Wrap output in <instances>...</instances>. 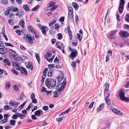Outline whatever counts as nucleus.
Instances as JSON below:
<instances>
[{"label": "nucleus", "instance_id": "59", "mask_svg": "<svg viewBox=\"0 0 129 129\" xmlns=\"http://www.w3.org/2000/svg\"><path fill=\"white\" fill-rule=\"evenodd\" d=\"M16 33L19 36L21 35L20 30L19 29H17L15 30Z\"/></svg>", "mask_w": 129, "mask_h": 129}, {"label": "nucleus", "instance_id": "12", "mask_svg": "<svg viewBox=\"0 0 129 129\" xmlns=\"http://www.w3.org/2000/svg\"><path fill=\"white\" fill-rule=\"evenodd\" d=\"M8 51L10 53L12 54L11 56L14 57V58L15 59L16 58V53L13 50L11 49H9Z\"/></svg>", "mask_w": 129, "mask_h": 129}, {"label": "nucleus", "instance_id": "8", "mask_svg": "<svg viewBox=\"0 0 129 129\" xmlns=\"http://www.w3.org/2000/svg\"><path fill=\"white\" fill-rule=\"evenodd\" d=\"M3 64L5 67L7 65L10 66L11 65L10 62L8 59H4L3 60Z\"/></svg>", "mask_w": 129, "mask_h": 129}, {"label": "nucleus", "instance_id": "6", "mask_svg": "<svg viewBox=\"0 0 129 129\" xmlns=\"http://www.w3.org/2000/svg\"><path fill=\"white\" fill-rule=\"evenodd\" d=\"M7 8L9 10L8 11H9L10 12L11 11L15 12L19 11V9L13 6H11Z\"/></svg>", "mask_w": 129, "mask_h": 129}, {"label": "nucleus", "instance_id": "24", "mask_svg": "<svg viewBox=\"0 0 129 129\" xmlns=\"http://www.w3.org/2000/svg\"><path fill=\"white\" fill-rule=\"evenodd\" d=\"M16 60L18 62V63H20V62L22 61V58L20 57H18L16 58Z\"/></svg>", "mask_w": 129, "mask_h": 129}, {"label": "nucleus", "instance_id": "31", "mask_svg": "<svg viewBox=\"0 0 129 129\" xmlns=\"http://www.w3.org/2000/svg\"><path fill=\"white\" fill-rule=\"evenodd\" d=\"M40 7V5H38L34 7L33 8L31 11H37L38 10L39 8Z\"/></svg>", "mask_w": 129, "mask_h": 129}, {"label": "nucleus", "instance_id": "58", "mask_svg": "<svg viewBox=\"0 0 129 129\" xmlns=\"http://www.w3.org/2000/svg\"><path fill=\"white\" fill-rule=\"evenodd\" d=\"M9 10L7 8V10L5 12V15H8L10 13V12L8 11Z\"/></svg>", "mask_w": 129, "mask_h": 129}, {"label": "nucleus", "instance_id": "55", "mask_svg": "<svg viewBox=\"0 0 129 129\" xmlns=\"http://www.w3.org/2000/svg\"><path fill=\"white\" fill-rule=\"evenodd\" d=\"M125 2L124 0H120V5L124 6Z\"/></svg>", "mask_w": 129, "mask_h": 129}, {"label": "nucleus", "instance_id": "27", "mask_svg": "<svg viewBox=\"0 0 129 129\" xmlns=\"http://www.w3.org/2000/svg\"><path fill=\"white\" fill-rule=\"evenodd\" d=\"M105 101L106 102L107 104L108 105H110L111 103V100L109 99H105Z\"/></svg>", "mask_w": 129, "mask_h": 129}, {"label": "nucleus", "instance_id": "14", "mask_svg": "<svg viewBox=\"0 0 129 129\" xmlns=\"http://www.w3.org/2000/svg\"><path fill=\"white\" fill-rule=\"evenodd\" d=\"M19 70L21 72V73H23L25 75H27V74L26 70L22 67L19 68Z\"/></svg>", "mask_w": 129, "mask_h": 129}, {"label": "nucleus", "instance_id": "9", "mask_svg": "<svg viewBox=\"0 0 129 129\" xmlns=\"http://www.w3.org/2000/svg\"><path fill=\"white\" fill-rule=\"evenodd\" d=\"M9 104L11 106H13L17 107L19 104V103L14 101L11 100L9 102Z\"/></svg>", "mask_w": 129, "mask_h": 129}, {"label": "nucleus", "instance_id": "56", "mask_svg": "<svg viewBox=\"0 0 129 129\" xmlns=\"http://www.w3.org/2000/svg\"><path fill=\"white\" fill-rule=\"evenodd\" d=\"M32 102L33 103L36 104L37 103V101L36 99H32Z\"/></svg>", "mask_w": 129, "mask_h": 129}, {"label": "nucleus", "instance_id": "19", "mask_svg": "<svg viewBox=\"0 0 129 129\" xmlns=\"http://www.w3.org/2000/svg\"><path fill=\"white\" fill-rule=\"evenodd\" d=\"M19 25L22 28L24 26V22L23 20L21 19L19 23Z\"/></svg>", "mask_w": 129, "mask_h": 129}, {"label": "nucleus", "instance_id": "43", "mask_svg": "<svg viewBox=\"0 0 129 129\" xmlns=\"http://www.w3.org/2000/svg\"><path fill=\"white\" fill-rule=\"evenodd\" d=\"M57 36H58V40H60L62 38V34L61 33H58L57 34Z\"/></svg>", "mask_w": 129, "mask_h": 129}, {"label": "nucleus", "instance_id": "60", "mask_svg": "<svg viewBox=\"0 0 129 129\" xmlns=\"http://www.w3.org/2000/svg\"><path fill=\"white\" fill-rule=\"evenodd\" d=\"M111 109L112 111L114 113L115 112V111H118V109H117L113 107H112L111 108Z\"/></svg>", "mask_w": 129, "mask_h": 129}, {"label": "nucleus", "instance_id": "15", "mask_svg": "<svg viewBox=\"0 0 129 129\" xmlns=\"http://www.w3.org/2000/svg\"><path fill=\"white\" fill-rule=\"evenodd\" d=\"M128 34L125 31H123L121 32L120 34V35L122 37H125L127 36Z\"/></svg>", "mask_w": 129, "mask_h": 129}, {"label": "nucleus", "instance_id": "42", "mask_svg": "<svg viewBox=\"0 0 129 129\" xmlns=\"http://www.w3.org/2000/svg\"><path fill=\"white\" fill-rule=\"evenodd\" d=\"M48 71V69L47 68H46L44 69V71L43 72V76H45L46 74L47 71Z\"/></svg>", "mask_w": 129, "mask_h": 129}, {"label": "nucleus", "instance_id": "63", "mask_svg": "<svg viewBox=\"0 0 129 129\" xmlns=\"http://www.w3.org/2000/svg\"><path fill=\"white\" fill-rule=\"evenodd\" d=\"M48 68H51L54 67V64H49L48 66Z\"/></svg>", "mask_w": 129, "mask_h": 129}, {"label": "nucleus", "instance_id": "54", "mask_svg": "<svg viewBox=\"0 0 129 129\" xmlns=\"http://www.w3.org/2000/svg\"><path fill=\"white\" fill-rule=\"evenodd\" d=\"M52 75V71L50 70L48 73V76L49 77H51Z\"/></svg>", "mask_w": 129, "mask_h": 129}, {"label": "nucleus", "instance_id": "39", "mask_svg": "<svg viewBox=\"0 0 129 129\" xmlns=\"http://www.w3.org/2000/svg\"><path fill=\"white\" fill-rule=\"evenodd\" d=\"M46 54L48 55V57H50L52 55L51 51H48V52L46 53Z\"/></svg>", "mask_w": 129, "mask_h": 129}, {"label": "nucleus", "instance_id": "10", "mask_svg": "<svg viewBox=\"0 0 129 129\" xmlns=\"http://www.w3.org/2000/svg\"><path fill=\"white\" fill-rule=\"evenodd\" d=\"M43 113L42 111L40 109H39L35 111V114L37 117H39L42 115Z\"/></svg>", "mask_w": 129, "mask_h": 129}, {"label": "nucleus", "instance_id": "33", "mask_svg": "<svg viewBox=\"0 0 129 129\" xmlns=\"http://www.w3.org/2000/svg\"><path fill=\"white\" fill-rule=\"evenodd\" d=\"M41 30L42 33L43 35H46V32L45 30L44 27H42V28H41Z\"/></svg>", "mask_w": 129, "mask_h": 129}, {"label": "nucleus", "instance_id": "40", "mask_svg": "<svg viewBox=\"0 0 129 129\" xmlns=\"http://www.w3.org/2000/svg\"><path fill=\"white\" fill-rule=\"evenodd\" d=\"M105 85L106 86V91H107L108 90L109 88V84L107 83H106L105 84Z\"/></svg>", "mask_w": 129, "mask_h": 129}, {"label": "nucleus", "instance_id": "22", "mask_svg": "<svg viewBox=\"0 0 129 129\" xmlns=\"http://www.w3.org/2000/svg\"><path fill=\"white\" fill-rule=\"evenodd\" d=\"M23 8L26 11H28L29 10V8L27 5H23Z\"/></svg>", "mask_w": 129, "mask_h": 129}, {"label": "nucleus", "instance_id": "51", "mask_svg": "<svg viewBox=\"0 0 129 129\" xmlns=\"http://www.w3.org/2000/svg\"><path fill=\"white\" fill-rule=\"evenodd\" d=\"M55 29L57 30L59 29V24L58 23H56L55 24Z\"/></svg>", "mask_w": 129, "mask_h": 129}, {"label": "nucleus", "instance_id": "53", "mask_svg": "<svg viewBox=\"0 0 129 129\" xmlns=\"http://www.w3.org/2000/svg\"><path fill=\"white\" fill-rule=\"evenodd\" d=\"M54 62L55 63H58L59 62V60H58L57 57H56L55 58Z\"/></svg>", "mask_w": 129, "mask_h": 129}, {"label": "nucleus", "instance_id": "4", "mask_svg": "<svg viewBox=\"0 0 129 129\" xmlns=\"http://www.w3.org/2000/svg\"><path fill=\"white\" fill-rule=\"evenodd\" d=\"M66 79H64L62 83L61 86H60V88H59L58 86L59 85H58V84L57 83V85L56 86V89H58V92H61L62 91L63 89L64 88V87L66 86Z\"/></svg>", "mask_w": 129, "mask_h": 129}, {"label": "nucleus", "instance_id": "64", "mask_svg": "<svg viewBox=\"0 0 129 129\" xmlns=\"http://www.w3.org/2000/svg\"><path fill=\"white\" fill-rule=\"evenodd\" d=\"M64 17H61L59 19L60 21L61 22H63L64 20Z\"/></svg>", "mask_w": 129, "mask_h": 129}, {"label": "nucleus", "instance_id": "1", "mask_svg": "<svg viewBox=\"0 0 129 129\" xmlns=\"http://www.w3.org/2000/svg\"><path fill=\"white\" fill-rule=\"evenodd\" d=\"M45 83L48 88H49L51 86L52 87H54L56 84V81L55 80L52 79L50 81L49 79H47L45 81Z\"/></svg>", "mask_w": 129, "mask_h": 129}, {"label": "nucleus", "instance_id": "16", "mask_svg": "<svg viewBox=\"0 0 129 129\" xmlns=\"http://www.w3.org/2000/svg\"><path fill=\"white\" fill-rule=\"evenodd\" d=\"M104 104H105L104 103H102L100 104L99 107L97 108V111L99 112L100 111L102 110L104 107Z\"/></svg>", "mask_w": 129, "mask_h": 129}, {"label": "nucleus", "instance_id": "30", "mask_svg": "<svg viewBox=\"0 0 129 129\" xmlns=\"http://www.w3.org/2000/svg\"><path fill=\"white\" fill-rule=\"evenodd\" d=\"M36 58L37 60V61L38 62V63L40 64V58L38 54V53H36Z\"/></svg>", "mask_w": 129, "mask_h": 129}, {"label": "nucleus", "instance_id": "47", "mask_svg": "<svg viewBox=\"0 0 129 129\" xmlns=\"http://www.w3.org/2000/svg\"><path fill=\"white\" fill-rule=\"evenodd\" d=\"M1 3L4 5H6L8 3L7 0H1Z\"/></svg>", "mask_w": 129, "mask_h": 129}, {"label": "nucleus", "instance_id": "32", "mask_svg": "<svg viewBox=\"0 0 129 129\" xmlns=\"http://www.w3.org/2000/svg\"><path fill=\"white\" fill-rule=\"evenodd\" d=\"M10 83L9 82L6 83L5 84V88L6 89H8L10 87Z\"/></svg>", "mask_w": 129, "mask_h": 129}, {"label": "nucleus", "instance_id": "57", "mask_svg": "<svg viewBox=\"0 0 129 129\" xmlns=\"http://www.w3.org/2000/svg\"><path fill=\"white\" fill-rule=\"evenodd\" d=\"M75 21L76 24H77L78 23V17L77 15H76L75 16Z\"/></svg>", "mask_w": 129, "mask_h": 129}, {"label": "nucleus", "instance_id": "26", "mask_svg": "<svg viewBox=\"0 0 129 129\" xmlns=\"http://www.w3.org/2000/svg\"><path fill=\"white\" fill-rule=\"evenodd\" d=\"M124 6L120 5L118 10L119 13H121L122 12L123 10Z\"/></svg>", "mask_w": 129, "mask_h": 129}, {"label": "nucleus", "instance_id": "3", "mask_svg": "<svg viewBox=\"0 0 129 129\" xmlns=\"http://www.w3.org/2000/svg\"><path fill=\"white\" fill-rule=\"evenodd\" d=\"M24 36L23 37V39L26 40L27 39L28 40V42L30 44H32L33 43V41L35 40V38L34 37H31L30 36L31 35L29 34H27V35L24 34Z\"/></svg>", "mask_w": 129, "mask_h": 129}, {"label": "nucleus", "instance_id": "13", "mask_svg": "<svg viewBox=\"0 0 129 129\" xmlns=\"http://www.w3.org/2000/svg\"><path fill=\"white\" fill-rule=\"evenodd\" d=\"M8 51V49L7 48H0V54H3L6 53Z\"/></svg>", "mask_w": 129, "mask_h": 129}, {"label": "nucleus", "instance_id": "44", "mask_svg": "<svg viewBox=\"0 0 129 129\" xmlns=\"http://www.w3.org/2000/svg\"><path fill=\"white\" fill-rule=\"evenodd\" d=\"M11 71L16 75H17L18 74V72L17 71H16L15 70L12 69L11 70Z\"/></svg>", "mask_w": 129, "mask_h": 129}, {"label": "nucleus", "instance_id": "61", "mask_svg": "<svg viewBox=\"0 0 129 129\" xmlns=\"http://www.w3.org/2000/svg\"><path fill=\"white\" fill-rule=\"evenodd\" d=\"M20 48L23 51H25L26 50V49L22 45H20Z\"/></svg>", "mask_w": 129, "mask_h": 129}, {"label": "nucleus", "instance_id": "29", "mask_svg": "<svg viewBox=\"0 0 129 129\" xmlns=\"http://www.w3.org/2000/svg\"><path fill=\"white\" fill-rule=\"evenodd\" d=\"M16 122V121L15 120L12 119L10 120V125H12L13 126H14L15 125V123Z\"/></svg>", "mask_w": 129, "mask_h": 129}, {"label": "nucleus", "instance_id": "48", "mask_svg": "<svg viewBox=\"0 0 129 129\" xmlns=\"http://www.w3.org/2000/svg\"><path fill=\"white\" fill-rule=\"evenodd\" d=\"M14 90L16 91H17L19 90L18 87L16 85H14L13 87Z\"/></svg>", "mask_w": 129, "mask_h": 129}, {"label": "nucleus", "instance_id": "41", "mask_svg": "<svg viewBox=\"0 0 129 129\" xmlns=\"http://www.w3.org/2000/svg\"><path fill=\"white\" fill-rule=\"evenodd\" d=\"M63 75L61 77H57V80L58 81V82H60L63 79Z\"/></svg>", "mask_w": 129, "mask_h": 129}, {"label": "nucleus", "instance_id": "35", "mask_svg": "<svg viewBox=\"0 0 129 129\" xmlns=\"http://www.w3.org/2000/svg\"><path fill=\"white\" fill-rule=\"evenodd\" d=\"M57 7V5H54L50 9V10L52 11H54Z\"/></svg>", "mask_w": 129, "mask_h": 129}, {"label": "nucleus", "instance_id": "17", "mask_svg": "<svg viewBox=\"0 0 129 129\" xmlns=\"http://www.w3.org/2000/svg\"><path fill=\"white\" fill-rule=\"evenodd\" d=\"M57 19L56 18H54L53 19L52 21L50 22L49 25V26H51L53 25L56 21Z\"/></svg>", "mask_w": 129, "mask_h": 129}, {"label": "nucleus", "instance_id": "37", "mask_svg": "<svg viewBox=\"0 0 129 129\" xmlns=\"http://www.w3.org/2000/svg\"><path fill=\"white\" fill-rule=\"evenodd\" d=\"M9 24L11 25H13L14 24V22L13 21L12 19H9L8 21Z\"/></svg>", "mask_w": 129, "mask_h": 129}, {"label": "nucleus", "instance_id": "2", "mask_svg": "<svg viewBox=\"0 0 129 129\" xmlns=\"http://www.w3.org/2000/svg\"><path fill=\"white\" fill-rule=\"evenodd\" d=\"M119 97L121 100L126 102L129 101V98H126L125 96L124 92L123 91L119 90Z\"/></svg>", "mask_w": 129, "mask_h": 129}, {"label": "nucleus", "instance_id": "20", "mask_svg": "<svg viewBox=\"0 0 129 129\" xmlns=\"http://www.w3.org/2000/svg\"><path fill=\"white\" fill-rule=\"evenodd\" d=\"M124 19L126 22L129 23V13L126 14L124 16Z\"/></svg>", "mask_w": 129, "mask_h": 129}, {"label": "nucleus", "instance_id": "52", "mask_svg": "<svg viewBox=\"0 0 129 129\" xmlns=\"http://www.w3.org/2000/svg\"><path fill=\"white\" fill-rule=\"evenodd\" d=\"M71 66L73 68H75L76 66V62L74 61L73 62L71 63Z\"/></svg>", "mask_w": 129, "mask_h": 129}, {"label": "nucleus", "instance_id": "5", "mask_svg": "<svg viewBox=\"0 0 129 129\" xmlns=\"http://www.w3.org/2000/svg\"><path fill=\"white\" fill-rule=\"evenodd\" d=\"M78 52L77 50H73V51H72L69 55V57L72 58V59H74L76 57L78 54Z\"/></svg>", "mask_w": 129, "mask_h": 129}, {"label": "nucleus", "instance_id": "21", "mask_svg": "<svg viewBox=\"0 0 129 129\" xmlns=\"http://www.w3.org/2000/svg\"><path fill=\"white\" fill-rule=\"evenodd\" d=\"M72 5L74 7L75 9L77 10L79 8V6L78 5L74 2H73L72 4Z\"/></svg>", "mask_w": 129, "mask_h": 129}, {"label": "nucleus", "instance_id": "34", "mask_svg": "<svg viewBox=\"0 0 129 129\" xmlns=\"http://www.w3.org/2000/svg\"><path fill=\"white\" fill-rule=\"evenodd\" d=\"M116 30H114L112 31L111 32L110 36H114L116 34Z\"/></svg>", "mask_w": 129, "mask_h": 129}, {"label": "nucleus", "instance_id": "11", "mask_svg": "<svg viewBox=\"0 0 129 129\" xmlns=\"http://www.w3.org/2000/svg\"><path fill=\"white\" fill-rule=\"evenodd\" d=\"M27 29L29 31L31 34H33L35 33L34 28L31 25H28L27 27Z\"/></svg>", "mask_w": 129, "mask_h": 129}, {"label": "nucleus", "instance_id": "28", "mask_svg": "<svg viewBox=\"0 0 129 129\" xmlns=\"http://www.w3.org/2000/svg\"><path fill=\"white\" fill-rule=\"evenodd\" d=\"M55 4V3L54 2H50L48 5V7H51L54 5Z\"/></svg>", "mask_w": 129, "mask_h": 129}, {"label": "nucleus", "instance_id": "62", "mask_svg": "<svg viewBox=\"0 0 129 129\" xmlns=\"http://www.w3.org/2000/svg\"><path fill=\"white\" fill-rule=\"evenodd\" d=\"M94 103V102H92L90 105L89 106V108H92L93 105V104Z\"/></svg>", "mask_w": 129, "mask_h": 129}, {"label": "nucleus", "instance_id": "38", "mask_svg": "<svg viewBox=\"0 0 129 129\" xmlns=\"http://www.w3.org/2000/svg\"><path fill=\"white\" fill-rule=\"evenodd\" d=\"M17 12V13L15 14V15L16 16H22V15L24 14V12L23 11L21 12V14H20V15L19 12H18V11Z\"/></svg>", "mask_w": 129, "mask_h": 129}, {"label": "nucleus", "instance_id": "18", "mask_svg": "<svg viewBox=\"0 0 129 129\" xmlns=\"http://www.w3.org/2000/svg\"><path fill=\"white\" fill-rule=\"evenodd\" d=\"M26 67L27 68L30 69L31 70H32L33 69L32 63L31 62H29L28 64V65Z\"/></svg>", "mask_w": 129, "mask_h": 129}, {"label": "nucleus", "instance_id": "50", "mask_svg": "<svg viewBox=\"0 0 129 129\" xmlns=\"http://www.w3.org/2000/svg\"><path fill=\"white\" fill-rule=\"evenodd\" d=\"M49 109V108L48 106H45L43 107L42 109L45 111Z\"/></svg>", "mask_w": 129, "mask_h": 129}, {"label": "nucleus", "instance_id": "49", "mask_svg": "<svg viewBox=\"0 0 129 129\" xmlns=\"http://www.w3.org/2000/svg\"><path fill=\"white\" fill-rule=\"evenodd\" d=\"M5 44L6 46H11L12 47H13V45H12L11 43H5Z\"/></svg>", "mask_w": 129, "mask_h": 129}, {"label": "nucleus", "instance_id": "23", "mask_svg": "<svg viewBox=\"0 0 129 129\" xmlns=\"http://www.w3.org/2000/svg\"><path fill=\"white\" fill-rule=\"evenodd\" d=\"M17 117H20V118L21 119H23L25 117V115H23L21 113H17Z\"/></svg>", "mask_w": 129, "mask_h": 129}, {"label": "nucleus", "instance_id": "45", "mask_svg": "<svg viewBox=\"0 0 129 129\" xmlns=\"http://www.w3.org/2000/svg\"><path fill=\"white\" fill-rule=\"evenodd\" d=\"M115 113L119 115H122V113L118 109V111H115Z\"/></svg>", "mask_w": 129, "mask_h": 129}, {"label": "nucleus", "instance_id": "25", "mask_svg": "<svg viewBox=\"0 0 129 129\" xmlns=\"http://www.w3.org/2000/svg\"><path fill=\"white\" fill-rule=\"evenodd\" d=\"M12 108V107L7 105H5L4 107V109L6 110H8Z\"/></svg>", "mask_w": 129, "mask_h": 129}, {"label": "nucleus", "instance_id": "36", "mask_svg": "<svg viewBox=\"0 0 129 129\" xmlns=\"http://www.w3.org/2000/svg\"><path fill=\"white\" fill-rule=\"evenodd\" d=\"M77 36L78 38V40L80 42L81 41L82 39V36L81 35L78 34H77Z\"/></svg>", "mask_w": 129, "mask_h": 129}, {"label": "nucleus", "instance_id": "7", "mask_svg": "<svg viewBox=\"0 0 129 129\" xmlns=\"http://www.w3.org/2000/svg\"><path fill=\"white\" fill-rule=\"evenodd\" d=\"M68 9L69 10L68 17L69 18L71 19L74 17L72 8L70 7L68 8Z\"/></svg>", "mask_w": 129, "mask_h": 129}, {"label": "nucleus", "instance_id": "46", "mask_svg": "<svg viewBox=\"0 0 129 129\" xmlns=\"http://www.w3.org/2000/svg\"><path fill=\"white\" fill-rule=\"evenodd\" d=\"M54 57H55V55H53L51 57V58H48V61L49 62H52V61L53 60V58H54Z\"/></svg>", "mask_w": 129, "mask_h": 129}]
</instances>
